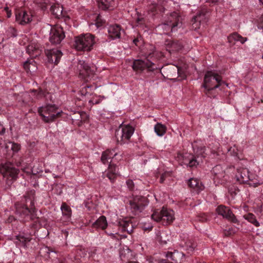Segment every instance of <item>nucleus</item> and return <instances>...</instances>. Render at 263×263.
<instances>
[{
	"label": "nucleus",
	"mask_w": 263,
	"mask_h": 263,
	"mask_svg": "<svg viewBox=\"0 0 263 263\" xmlns=\"http://www.w3.org/2000/svg\"><path fill=\"white\" fill-rule=\"evenodd\" d=\"M181 26L180 16L177 12H173L167 16L163 22L159 24L157 28L161 34L171 35Z\"/></svg>",
	"instance_id": "f257e3e1"
},
{
	"label": "nucleus",
	"mask_w": 263,
	"mask_h": 263,
	"mask_svg": "<svg viewBox=\"0 0 263 263\" xmlns=\"http://www.w3.org/2000/svg\"><path fill=\"white\" fill-rule=\"evenodd\" d=\"M112 231L109 230L110 226L105 232L108 235L112 238L120 239L122 238H126L125 235L120 234V231H126L128 234H130L133 231L134 226L131 221L126 220H120L118 222V225H114Z\"/></svg>",
	"instance_id": "f03ea898"
},
{
	"label": "nucleus",
	"mask_w": 263,
	"mask_h": 263,
	"mask_svg": "<svg viewBox=\"0 0 263 263\" xmlns=\"http://www.w3.org/2000/svg\"><path fill=\"white\" fill-rule=\"evenodd\" d=\"M95 43V36L87 33L75 37L74 46L78 51H90Z\"/></svg>",
	"instance_id": "7ed1b4c3"
},
{
	"label": "nucleus",
	"mask_w": 263,
	"mask_h": 263,
	"mask_svg": "<svg viewBox=\"0 0 263 263\" xmlns=\"http://www.w3.org/2000/svg\"><path fill=\"white\" fill-rule=\"evenodd\" d=\"M151 217L156 221H161L163 224L167 225L175 220L174 212L170 209L163 207L161 209L156 210Z\"/></svg>",
	"instance_id": "20e7f679"
},
{
	"label": "nucleus",
	"mask_w": 263,
	"mask_h": 263,
	"mask_svg": "<svg viewBox=\"0 0 263 263\" xmlns=\"http://www.w3.org/2000/svg\"><path fill=\"white\" fill-rule=\"evenodd\" d=\"M20 171L11 162H5L0 165V173L6 179V182L10 185L17 178Z\"/></svg>",
	"instance_id": "39448f33"
},
{
	"label": "nucleus",
	"mask_w": 263,
	"mask_h": 263,
	"mask_svg": "<svg viewBox=\"0 0 263 263\" xmlns=\"http://www.w3.org/2000/svg\"><path fill=\"white\" fill-rule=\"evenodd\" d=\"M16 213L26 220H34L37 218L36 211L34 208V202L30 200V205L28 207L24 203L17 202L15 204Z\"/></svg>",
	"instance_id": "423d86ee"
},
{
	"label": "nucleus",
	"mask_w": 263,
	"mask_h": 263,
	"mask_svg": "<svg viewBox=\"0 0 263 263\" xmlns=\"http://www.w3.org/2000/svg\"><path fill=\"white\" fill-rule=\"evenodd\" d=\"M221 82L222 78L220 76L208 71L205 74L203 86L207 91H210L219 87Z\"/></svg>",
	"instance_id": "0eeeda50"
},
{
	"label": "nucleus",
	"mask_w": 263,
	"mask_h": 263,
	"mask_svg": "<svg viewBox=\"0 0 263 263\" xmlns=\"http://www.w3.org/2000/svg\"><path fill=\"white\" fill-rule=\"evenodd\" d=\"M135 131L134 128L129 125H121L116 131V138L120 144L128 143Z\"/></svg>",
	"instance_id": "6e6552de"
},
{
	"label": "nucleus",
	"mask_w": 263,
	"mask_h": 263,
	"mask_svg": "<svg viewBox=\"0 0 263 263\" xmlns=\"http://www.w3.org/2000/svg\"><path fill=\"white\" fill-rule=\"evenodd\" d=\"M129 204L132 212L136 215L140 213L148 204L147 199L142 196H136L129 199Z\"/></svg>",
	"instance_id": "1a4fd4ad"
},
{
	"label": "nucleus",
	"mask_w": 263,
	"mask_h": 263,
	"mask_svg": "<svg viewBox=\"0 0 263 263\" xmlns=\"http://www.w3.org/2000/svg\"><path fill=\"white\" fill-rule=\"evenodd\" d=\"M132 68L134 71L137 72H141L146 69L148 71H154L157 68L155 64L147 58L144 60L137 59L134 60Z\"/></svg>",
	"instance_id": "9d476101"
},
{
	"label": "nucleus",
	"mask_w": 263,
	"mask_h": 263,
	"mask_svg": "<svg viewBox=\"0 0 263 263\" xmlns=\"http://www.w3.org/2000/svg\"><path fill=\"white\" fill-rule=\"evenodd\" d=\"M77 69L79 71V76L86 81L90 80L94 74L93 67H91L83 60H80L78 62Z\"/></svg>",
	"instance_id": "9b49d317"
},
{
	"label": "nucleus",
	"mask_w": 263,
	"mask_h": 263,
	"mask_svg": "<svg viewBox=\"0 0 263 263\" xmlns=\"http://www.w3.org/2000/svg\"><path fill=\"white\" fill-rule=\"evenodd\" d=\"M208 12L202 9L197 13L192 20V29L196 30L199 29L201 24H205L208 21Z\"/></svg>",
	"instance_id": "f8f14e48"
},
{
	"label": "nucleus",
	"mask_w": 263,
	"mask_h": 263,
	"mask_svg": "<svg viewBox=\"0 0 263 263\" xmlns=\"http://www.w3.org/2000/svg\"><path fill=\"white\" fill-rule=\"evenodd\" d=\"M179 68L175 65H168L162 68L161 73L164 78L170 80H176L179 75Z\"/></svg>",
	"instance_id": "ddd939ff"
},
{
	"label": "nucleus",
	"mask_w": 263,
	"mask_h": 263,
	"mask_svg": "<svg viewBox=\"0 0 263 263\" xmlns=\"http://www.w3.org/2000/svg\"><path fill=\"white\" fill-rule=\"evenodd\" d=\"M65 37L63 28L61 27H57L51 30L49 41L52 44H59Z\"/></svg>",
	"instance_id": "4468645a"
},
{
	"label": "nucleus",
	"mask_w": 263,
	"mask_h": 263,
	"mask_svg": "<svg viewBox=\"0 0 263 263\" xmlns=\"http://www.w3.org/2000/svg\"><path fill=\"white\" fill-rule=\"evenodd\" d=\"M45 52L48 62L51 63H54L55 65H57L59 63L63 55L61 51L58 49H46L45 50Z\"/></svg>",
	"instance_id": "2eb2a0df"
},
{
	"label": "nucleus",
	"mask_w": 263,
	"mask_h": 263,
	"mask_svg": "<svg viewBox=\"0 0 263 263\" xmlns=\"http://www.w3.org/2000/svg\"><path fill=\"white\" fill-rule=\"evenodd\" d=\"M216 211L218 215L222 216L223 217L233 223L237 222V219L228 207L222 205H219L217 208Z\"/></svg>",
	"instance_id": "dca6fc26"
},
{
	"label": "nucleus",
	"mask_w": 263,
	"mask_h": 263,
	"mask_svg": "<svg viewBox=\"0 0 263 263\" xmlns=\"http://www.w3.org/2000/svg\"><path fill=\"white\" fill-rule=\"evenodd\" d=\"M16 21L21 25L29 23L32 20V15L30 12L23 10L18 11L15 14Z\"/></svg>",
	"instance_id": "f3484780"
},
{
	"label": "nucleus",
	"mask_w": 263,
	"mask_h": 263,
	"mask_svg": "<svg viewBox=\"0 0 263 263\" xmlns=\"http://www.w3.org/2000/svg\"><path fill=\"white\" fill-rule=\"evenodd\" d=\"M39 115H44V114L49 115H60L62 111L54 104H48L45 106L39 108Z\"/></svg>",
	"instance_id": "a211bd4d"
},
{
	"label": "nucleus",
	"mask_w": 263,
	"mask_h": 263,
	"mask_svg": "<svg viewBox=\"0 0 263 263\" xmlns=\"http://www.w3.org/2000/svg\"><path fill=\"white\" fill-rule=\"evenodd\" d=\"M43 50L42 46L38 43L32 42L26 48L27 52L32 58H36L40 55Z\"/></svg>",
	"instance_id": "6ab92c4d"
},
{
	"label": "nucleus",
	"mask_w": 263,
	"mask_h": 263,
	"mask_svg": "<svg viewBox=\"0 0 263 263\" xmlns=\"http://www.w3.org/2000/svg\"><path fill=\"white\" fill-rule=\"evenodd\" d=\"M117 151V149L115 148L112 149H108L103 152L101 158L102 162L104 164H111V159L118 155Z\"/></svg>",
	"instance_id": "aec40b11"
},
{
	"label": "nucleus",
	"mask_w": 263,
	"mask_h": 263,
	"mask_svg": "<svg viewBox=\"0 0 263 263\" xmlns=\"http://www.w3.org/2000/svg\"><path fill=\"white\" fill-rule=\"evenodd\" d=\"M249 172L246 168L238 169L235 177L240 183H247L250 180Z\"/></svg>",
	"instance_id": "412c9836"
},
{
	"label": "nucleus",
	"mask_w": 263,
	"mask_h": 263,
	"mask_svg": "<svg viewBox=\"0 0 263 263\" xmlns=\"http://www.w3.org/2000/svg\"><path fill=\"white\" fill-rule=\"evenodd\" d=\"M31 239L30 235L22 234L16 236L14 242L17 246L26 248Z\"/></svg>",
	"instance_id": "4be33fe9"
},
{
	"label": "nucleus",
	"mask_w": 263,
	"mask_h": 263,
	"mask_svg": "<svg viewBox=\"0 0 263 263\" xmlns=\"http://www.w3.org/2000/svg\"><path fill=\"white\" fill-rule=\"evenodd\" d=\"M98 8L103 11H110L115 6L114 0H96Z\"/></svg>",
	"instance_id": "5701e85b"
},
{
	"label": "nucleus",
	"mask_w": 263,
	"mask_h": 263,
	"mask_svg": "<svg viewBox=\"0 0 263 263\" xmlns=\"http://www.w3.org/2000/svg\"><path fill=\"white\" fill-rule=\"evenodd\" d=\"M166 257L174 261L176 263H181L183 261L184 254L177 251H174L173 252H168L166 253Z\"/></svg>",
	"instance_id": "b1692460"
},
{
	"label": "nucleus",
	"mask_w": 263,
	"mask_h": 263,
	"mask_svg": "<svg viewBox=\"0 0 263 263\" xmlns=\"http://www.w3.org/2000/svg\"><path fill=\"white\" fill-rule=\"evenodd\" d=\"M61 210L62 213L63 218L65 219V221H69L72 215V211L70 207L64 202L61 205Z\"/></svg>",
	"instance_id": "393cba45"
},
{
	"label": "nucleus",
	"mask_w": 263,
	"mask_h": 263,
	"mask_svg": "<svg viewBox=\"0 0 263 263\" xmlns=\"http://www.w3.org/2000/svg\"><path fill=\"white\" fill-rule=\"evenodd\" d=\"M120 26L118 25L110 26L108 29L109 36L112 39L120 37Z\"/></svg>",
	"instance_id": "a878e982"
},
{
	"label": "nucleus",
	"mask_w": 263,
	"mask_h": 263,
	"mask_svg": "<svg viewBox=\"0 0 263 263\" xmlns=\"http://www.w3.org/2000/svg\"><path fill=\"white\" fill-rule=\"evenodd\" d=\"M189 186L193 188L197 193L202 191L204 187L202 183L197 179L191 178L188 181Z\"/></svg>",
	"instance_id": "bb28decb"
},
{
	"label": "nucleus",
	"mask_w": 263,
	"mask_h": 263,
	"mask_svg": "<svg viewBox=\"0 0 263 263\" xmlns=\"http://www.w3.org/2000/svg\"><path fill=\"white\" fill-rule=\"evenodd\" d=\"M212 173L214 174V179L221 180L225 176V172L222 167L220 165H216L212 169Z\"/></svg>",
	"instance_id": "cd10ccee"
},
{
	"label": "nucleus",
	"mask_w": 263,
	"mask_h": 263,
	"mask_svg": "<svg viewBox=\"0 0 263 263\" xmlns=\"http://www.w3.org/2000/svg\"><path fill=\"white\" fill-rule=\"evenodd\" d=\"M119 254L121 259L124 262H128V261L132 258L133 255L132 252L127 247L120 249Z\"/></svg>",
	"instance_id": "c85d7f7f"
},
{
	"label": "nucleus",
	"mask_w": 263,
	"mask_h": 263,
	"mask_svg": "<svg viewBox=\"0 0 263 263\" xmlns=\"http://www.w3.org/2000/svg\"><path fill=\"white\" fill-rule=\"evenodd\" d=\"M94 228L105 229L107 227L106 217L104 216L100 217L92 224Z\"/></svg>",
	"instance_id": "c756f323"
},
{
	"label": "nucleus",
	"mask_w": 263,
	"mask_h": 263,
	"mask_svg": "<svg viewBox=\"0 0 263 263\" xmlns=\"http://www.w3.org/2000/svg\"><path fill=\"white\" fill-rule=\"evenodd\" d=\"M24 68L27 72L30 73L35 72L37 69L36 63L34 61L31 62L26 61L24 64Z\"/></svg>",
	"instance_id": "7c9ffc66"
},
{
	"label": "nucleus",
	"mask_w": 263,
	"mask_h": 263,
	"mask_svg": "<svg viewBox=\"0 0 263 263\" xmlns=\"http://www.w3.org/2000/svg\"><path fill=\"white\" fill-rule=\"evenodd\" d=\"M118 173L115 167L112 168L111 164H109V170L104 174V176L107 177L111 182H113L116 179V175Z\"/></svg>",
	"instance_id": "2f4dec72"
},
{
	"label": "nucleus",
	"mask_w": 263,
	"mask_h": 263,
	"mask_svg": "<svg viewBox=\"0 0 263 263\" xmlns=\"http://www.w3.org/2000/svg\"><path fill=\"white\" fill-rule=\"evenodd\" d=\"M228 41L230 43L233 42V41H239L241 43L243 44L246 41L247 38L243 37L237 33L235 32L231 34L228 37Z\"/></svg>",
	"instance_id": "473e14b6"
},
{
	"label": "nucleus",
	"mask_w": 263,
	"mask_h": 263,
	"mask_svg": "<svg viewBox=\"0 0 263 263\" xmlns=\"http://www.w3.org/2000/svg\"><path fill=\"white\" fill-rule=\"evenodd\" d=\"M167 45L170 46L172 50L174 51H178L181 50L183 47L182 43L179 41H170Z\"/></svg>",
	"instance_id": "72a5a7b5"
},
{
	"label": "nucleus",
	"mask_w": 263,
	"mask_h": 263,
	"mask_svg": "<svg viewBox=\"0 0 263 263\" xmlns=\"http://www.w3.org/2000/svg\"><path fill=\"white\" fill-rule=\"evenodd\" d=\"M30 92L34 93V96H35L37 99H41L43 98H46L47 96L49 93L46 91L43 90L42 89L39 88V89H32L30 90Z\"/></svg>",
	"instance_id": "f704fd0d"
},
{
	"label": "nucleus",
	"mask_w": 263,
	"mask_h": 263,
	"mask_svg": "<svg viewBox=\"0 0 263 263\" xmlns=\"http://www.w3.org/2000/svg\"><path fill=\"white\" fill-rule=\"evenodd\" d=\"M244 218L253 224L255 227H259V223L256 219V217L252 213H248L243 216Z\"/></svg>",
	"instance_id": "c9c22d12"
},
{
	"label": "nucleus",
	"mask_w": 263,
	"mask_h": 263,
	"mask_svg": "<svg viewBox=\"0 0 263 263\" xmlns=\"http://www.w3.org/2000/svg\"><path fill=\"white\" fill-rule=\"evenodd\" d=\"M155 132L159 136H163L166 132V127L164 125L160 123H157L155 126Z\"/></svg>",
	"instance_id": "e433bc0d"
},
{
	"label": "nucleus",
	"mask_w": 263,
	"mask_h": 263,
	"mask_svg": "<svg viewBox=\"0 0 263 263\" xmlns=\"http://www.w3.org/2000/svg\"><path fill=\"white\" fill-rule=\"evenodd\" d=\"M196 247V245L192 240H189L185 243L184 249L187 251V253H191Z\"/></svg>",
	"instance_id": "4c0bfd02"
},
{
	"label": "nucleus",
	"mask_w": 263,
	"mask_h": 263,
	"mask_svg": "<svg viewBox=\"0 0 263 263\" xmlns=\"http://www.w3.org/2000/svg\"><path fill=\"white\" fill-rule=\"evenodd\" d=\"M193 148L194 149V153L196 154V155L199 157L201 156V157H205V150L206 148L204 146H201L200 147H195L194 145H193Z\"/></svg>",
	"instance_id": "58836bf2"
},
{
	"label": "nucleus",
	"mask_w": 263,
	"mask_h": 263,
	"mask_svg": "<svg viewBox=\"0 0 263 263\" xmlns=\"http://www.w3.org/2000/svg\"><path fill=\"white\" fill-rule=\"evenodd\" d=\"M51 11L54 15H55L56 17H59L61 15L62 13V8L59 6H51Z\"/></svg>",
	"instance_id": "ea45409f"
},
{
	"label": "nucleus",
	"mask_w": 263,
	"mask_h": 263,
	"mask_svg": "<svg viewBox=\"0 0 263 263\" xmlns=\"http://www.w3.org/2000/svg\"><path fill=\"white\" fill-rule=\"evenodd\" d=\"M105 23V21L102 18L100 14H98L95 19V24L99 28L103 26Z\"/></svg>",
	"instance_id": "a19ab883"
},
{
	"label": "nucleus",
	"mask_w": 263,
	"mask_h": 263,
	"mask_svg": "<svg viewBox=\"0 0 263 263\" xmlns=\"http://www.w3.org/2000/svg\"><path fill=\"white\" fill-rule=\"evenodd\" d=\"M7 35L9 37H14L17 36L16 30L13 27H10L7 31Z\"/></svg>",
	"instance_id": "79ce46f5"
},
{
	"label": "nucleus",
	"mask_w": 263,
	"mask_h": 263,
	"mask_svg": "<svg viewBox=\"0 0 263 263\" xmlns=\"http://www.w3.org/2000/svg\"><path fill=\"white\" fill-rule=\"evenodd\" d=\"M9 144L11 145V149L14 153H16L20 149V145L17 143L9 142Z\"/></svg>",
	"instance_id": "37998d69"
},
{
	"label": "nucleus",
	"mask_w": 263,
	"mask_h": 263,
	"mask_svg": "<svg viewBox=\"0 0 263 263\" xmlns=\"http://www.w3.org/2000/svg\"><path fill=\"white\" fill-rule=\"evenodd\" d=\"M57 116H41V119L46 123L52 122Z\"/></svg>",
	"instance_id": "c03bdc74"
},
{
	"label": "nucleus",
	"mask_w": 263,
	"mask_h": 263,
	"mask_svg": "<svg viewBox=\"0 0 263 263\" xmlns=\"http://www.w3.org/2000/svg\"><path fill=\"white\" fill-rule=\"evenodd\" d=\"M127 187L130 191H133L135 189V184L133 180L128 179L126 181Z\"/></svg>",
	"instance_id": "a18cd8bd"
},
{
	"label": "nucleus",
	"mask_w": 263,
	"mask_h": 263,
	"mask_svg": "<svg viewBox=\"0 0 263 263\" xmlns=\"http://www.w3.org/2000/svg\"><path fill=\"white\" fill-rule=\"evenodd\" d=\"M77 117L78 119H72V124L80 126L82 124V116H77Z\"/></svg>",
	"instance_id": "49530a36"
},
{
	"label": "nucleus",
	"mask_w": 263,
	"mask_h": 263,
	"mask_svg": "<svg viewBox=\"0 0 263 263\" xmlns=\"http://www.w3.org/2000/svg\"><path fill=\"white\" fill-rule=\"evenodd\" d=\"M198 164V162H197V160L195 159H192L191 160L189 163V166L190 167L196 166Z\"/></svg>",
	"instance_id": "de8ad7c7"
},
{
	"label": "nucleus",
	"mask_w": 263,
	"mask_h": 263,
	"mask_svg": "<svg viewBox=\"0 0 263 263\" xmlns=\"http://www.w3.org/2000/svg\"><path fill=\"white\" fill-rule=\"evenodd\" d=\"M170 175V174L168 173H164L163 174L161 175L160 179V182L163 183L164 181L165 180V178Z\"/></svg>",
	"instance_id": "09e8293b"
},
{
	"label": "nucleus",
	"mask_w": 263,
	"mask_h": 263,
	"mask_svg": "<svg viewBox=\"0 0 263 263\" xmlns=\"http://www.w3.org/2000/svg\"><path fill=\"white\" fill-rule=\"evenodd\" d=\"M145 20L143 17H138L136 20V23H137V25H143L144 24Z\"/></svg>",
	"instance_id": "8fccbe9b"
},
{
	"label": "nucleus",
	"mask_w": 263,
	"mask_h": 263,
	"mask_svg": "<svg viewBox=\"0 0 263 263\" xmlns=\"http://www.w3.org/2000/svg\"><path fill=\"white\" fill-rule=\"evenodd\" d=\"M199 220L202 222L208 220V217L206 215H205V214H202L201 216H199Z\"/></svg>",
	"instance_id": "3c124183"
},
{
	"label": "nucleus",
	"mask_w": 263,
	"mask_h": 263,
	"mask_svg": "<svg viewBox=\"0 0 263 263\" xmlns=\"http://www.w3.org/2000/svg\"><path fill=\"white\" fill-rule=\"evenodd\" d=\"M258 27L263 29V15L260 17Z\"/></svg>",
	"instance_id": "603ef678"
},
{
	"label": "nucleus",
	"mask_w": 263,
	"mask_h": 263,
	"mask_svg": "<svg viewBox=\"0 0 263 263\" xmlns=\"http://www.w3.org/2000/svg\"><path fill=\"white\" fill-rule=\"evenodd\" d=\"M150 7H151V8H149V9L152 12H154L156 10V5L153 4Z\"/></svg>",
	"instance_id": "864d4df0"
},
{
	"label": "nucleus",
	"mask_w": 263,
	"mask_h": 263,
	"mask_svg": "<svg viewBox=\"0 0 263 263\" xmlns=\"http://www.w3.org/2000/svg\"><path fill=\"white\" fill-rule=\"evenodd\" d=\"M227 233H225V235H230L235 233V231L232 229H229V230L227 232Z\"/></svg>",
	"instance_id": "5fc2aeb1"
},
{
	"label": "nucleus",
	"mask_w": 263,
	"mask_h": 263,
	"mask_svg": "<svg viewBox=\"0 0 263 263\" xmlns=\"http://www.w3.org/2000/svg\"><path fill=\"white\" fill-rule=\"evenodd\" d=\"M152 228H153V226L151 225H149L148 227L144 226L143 229L144 231H146V230H151L152 229Z\"/></svg>",
	"instance_id": "6e6d98bb"
},
{
	"label": "nucleus",
	"mask_w": 263,
	"mask_h": 263,
	"mask_svg": "<svg viewBox=\"0 0 263 263\" xmlns=\"http://www.w3.org/2000/svg\"><path fill=\"white\" fill-rule=\"evenodd\" d=\"M41 9L43 10H45L47 9V5L46 2H44L43 4H41Z\"/></svg>",
	"instance_id": "4d7b16f0"
},
{
	"label": "nucleus",
	"mask_w": 263,
	"mask_h": 263,
	"mask_svg": "<svg viewBox=\"0 0 263 263\" xmlns=\"http://www.w3.org/2000/svg\"><path fill=\"white\" fill-rule=\"evenodd\" d=\"M5 131V129L0 125V134H4Z\"/></svg>",
	"instance_id": "13d9d810"
},
{
	"label": "nucleus",
	"mask_w": 263,
	"mask_h": 263,
	"mask_svg": "<svg viewBox=\"0 0 263 263\" xmlns=\"http://www.w3.org/2000/svg\"><path fill=\"white\" fill-rule=\"evenodd\" d=\"M139 42L138 38H136L133 40V43L136 45H138V43Z\"/></svg>",
	"instance_id": "bf43d9fd"
},
{
	"label": "nucleus",
	"mask_w": 263,
	"mask_h": 263,
	"mask_svg": "<svg viewBox=\"0 0 263 263\" xmlns=\"http://www.w3.org/2000/svg\"><path fill=\"white\" fill-rule=\"evenodd\" d=\"M218 0H207V2L212 4H216L218 2Z\"/></svg>",
	"instance_id": "052dcab7"
},
{
	"label": "nucleus",
	"mask_w": 263,
	"mask_h": 263,
	"mask_svg": "<svg viewBox=\"0 0 263 263\" xmlns=\"http://www.w3.org/2000/svg\"><path fill=\"white\" fill-rule=\"evenodd\" d=\"M249 185H250V186H254V187H256V186H258V183H254L253 184H251V183H249Z\"/></svg>",
	"instance_id": "680f3d73"
},
{
	"label": "nucleus",
	"mask_w": 263,
	"mask_h": 263,
	"mask_svg": "<svg viewBox=\"0 0 263 263\" xmlns=\"http://www.w3.org/2000/svg\"><path fill=\"white\" fill-rule=\"evenodd\" d=\"M260 3H261L263 5V0H259Z\"/></svg>",
	"instance_id": "e2e57ef3"
},
{
	"label": "nucleus",
	"mask_w": 263,
	"mask_h": 263,
	"mask_svg": "<svg viewBox=\"0 0 263 263\" xmlns=\"http://www.w3.org/2000/svg\"><path fill=\"white\" fill-rule=\"evenodd\" d=\"M129 263H138V262H137L136 261H130Z\"/></svg>",
	"instance_id": "0e129e2a"
},
{
	"label": "nucleus",
	"mask_w": 263,
	"mask_h": 263,
	"mask_svg": "<svg viewBox=\"0 0 263 263\" xmlns=\"http://www.w3.org/2000/svg\"><path fill=\"white\" fill-rule=\"evenodd\" d=\"M8 17H10V14L8 13Z\"/></svg>",
	"instance_id": "69168bd1"
},
{
	"label": "nucleus",
	"mask_w": 263,
	"mask_h": 263,
	"mask_svg": "<svg viewBox=\"0 0 263 263\" xmlns=\"http://www.w3.org/2000/svg\"><path fill=\"white\" fill-rule=\"evenodd\" d=\"M36 3H41V2H38L39 0H36Z\"/></svg>",
	"instance_id": "338daca9"
},
{
	"label": "nucleus",
	"mask_w": 263,
	"mask_h": 263,
	"mask_svg": "<svg viewBox=\"0 0 263 263\" xmlns=\"http://www.w3.org/2000/svg\"><path fill=\"white\" fill-rule=\"evenodd\" d=\"M231 148L230 149H229V152H230V153H231Z\"/></svg>",
	"instance_id": "774afa93"
}]
</instances>
